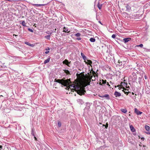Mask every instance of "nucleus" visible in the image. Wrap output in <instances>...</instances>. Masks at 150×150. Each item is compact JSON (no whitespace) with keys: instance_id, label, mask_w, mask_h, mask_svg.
Segmentation results:
<instances>
[{"instance_id":"34","label":"nucleus","mask_w":150,"mask_h":150,"mask_svg":"<svg viewBox=\"0 0 150 150\" xmlns=\"http://www.w3.org/2000/svg\"><path fill=\"white\" fill-rule=\"evenodd\" d=\"M28 30L31 32L33 33V30L32 29H31L30 28H29L28 29Z\"/></svg>"},{"instance_id":"20","label":"nucleus","mask_w":150,"mask_h":150,"mask_svg":"<svg viewBox=\"0 0 150 150\" xmlns=\"http://www.w3.org/2000/svg\"><path fill=\"white\" fill-rule=\"evenodd\" d=\"M145 128L146 129V130L148 131H149V130H150V127L147 125H146L145 126Z\"/></svg>"},{"instance_id":"56","label":"nucleus","mask_w":150,"mask_h":150,"mask_svg":"<svg viewBox=\"0 0 150 150\" xmlns=\"http://www.w3.org/2000/svg\"><path fill=\"white\" fill-rule=\"evenodd\" d=\"M98 22H99V23H100V24H102V23H101V21H98Z\"/></svg>"},{"instance_id":"3","label":"nucleus","mask_w":150,"mask_h":150,"mask_svg":"<svg viewBox=\"0 0 150 150\" xmlns=\"http://www.w3.org/2000/svg\"><path fill=\"white\" fill-rule=\"evenodd\" d=\"M132 76H131V77H132V81L133 82H135L137 80V75L136 73L133 72L132 74Z\"/></svg>"},{"instance_id":"60","label":"nucleus","mask_w":150,"mask_h":150,"mask_svg":"<svg viewBox=\"0 0 150 150\" xmlns=\"http://www.w3.org/2000/svg\"><path fill=\"white\" fill-rule=\"evenodd\" d=\"M95 79H92V81H95Z\"/></svg>"},{"instance_id":"11","label":"nucleus","mask_w":150,"mask_h":150,"mask_svg":"<svg viewBox=\"0 0 150 150\" xmlns=\"http://www.w3.org/2000/svg\"><path fill=\"white\" fill-rule=\"evenodd\" d=\"M93 77V76H91V77H90L86 81L87 83H88V85H90V83L91 81V80L92 79V78Z\"/></svg>"},{"instance_id":"62","label":"nucleus","mask_w":150,"mask_h":150,"mask_svg":"<svg viewBox=\"0 0 150 150\" xmlns=\"http://www.w3.org/2000/svg\"><path fill=\"white\" fill-rule=\"evenodd\" d=\"M129 96H130V97H131V96L130 95H129Z\"/></svg>"},{"instance_id":"45","label":"nucleus","mask_w":150,"mask_h":150,"mask_svg":"<svg viewBox=\"0 0 150 150\" xmlns=\"http://www.w3.org/2000/svg\"><path fill=\"white\" fill-rule=\"evenodd\" d=\"M107 85L108 86H110V85L109 84V83L108 82L107 83Z\"/></svg>"},{"instance_id":"18","label":"nucleus","mask_w":150,"mask_h":150,"mask_svg":"<svg viewBox=\"0 0 150 150\" xmlns=\"http://www.w3.org/2000/svg\"><path fill=\"white\" fill-rule=\"evenodd\" d=\"M120 110L122 112L125 113H126L127 111V109H121Z\"/></svg>"},{"instance_id":"57","label":"nucleus","mask_w":150,"mask_h":150,"mask_svg":"<svg viewBox=\"0 0 150 150\" xmlns=\"http://www.w3.org/2000/svg\"><path fill=\"white\" fill-rule=\"evenodd\" d=\"M144 77H145V78L146 79V76H144Z\"/></svg>"},{"instance_id":"19","label":"nucleus","mask_w":150,"mask_h":150,"mask_svg":"<svg viewBox=\"0 0 150 150\" xmlns=\"http://www.w3.org/2000/svg\"><path fill=\"white\" fill-rule=\"evenodd\" d=\"M34 133H35V129L34 128H32V129L31 134L32 136H35Z\"/></svg>"},{"instance_id":"59","label":"nucleus","mask_w":150,"mask_h":150,"mask_svg":"<svg viewBox=\"0 0 150 150\" xmlns=\"http://www.w3.org/2000/svg\"><path fill=\"white\" fill-rule=\"evenodd\" d=\"M96 19L97 20H98V18L97 17H96Z\"/></svg>"},{"instance_id":"32","label":"nucleus","mask_w":150,"mask_h":150,"mask_svg":"<svg viewBox=\"0 0 150 150\" xmlns=\"http://www.w3.org/2000/svg\"><path fill=\"white\" fill-rule=\"evenodd\" d=\"M81 129V127L80 125H78V128L77 129V130L80 131Z\"/></svg>"},{"instance_id":"37","label":"nucleus","mask_w":150,"mask_h":150,"mask_svg":"<svg viewBox=\"0 0 150 150\" xmlns=\"http://www.w3.org/2000/svg\"><path fill=\"white\" fill-rule=\"evenodd\" d=\"M47 4H38V6H45Z\"/></svg>"},{"instance_id":"43","label":"nucleus","mask_w":150,"mask_h":150,"mask_svg":"<svg viewBox=\"0 0 150 150\" xmlns=\"http://www.w3.org/2000/svg\"><path fill=\"white\" fill-rule=\"evenodd\" d=\"M98 96H99V97H100L102 98H104V97H103V96H100V95H98Z\"/></svg>"},{"instance_id":"46","label":"nucleus","mask_w":150,"mask_h":150,"mask_svg":"<svg viewBox=\"0 0 150 150\" xmlns=\"http://www.w3.org/2000/svg\"><path fill=\"white\" fill-rule=\"evenodd\" d=\"M104 148H105V147L104 146H101L100 147V149H103Z\"/></svg>"},{"instance_id":"29","label":"nucleus","mask_w":150,"mask_h":150,"mask_svg":"<svg viewBox=\"0 0 150 150\" xmlns=\"http://www.w3.org/2000/svg\"><path fill=\"white\" fill-rule=\"evenodd\" d=\"M103 97H104V98L105 97L109 98V96L108 94H105L104 96H103Z\"/></svg>"},{"instance_id":"22","label":"nucleus","mask_w":150,"mask_h":150,"mask_svg":"<svg viewBox=\"0 0 150 150\" xmlns=\"http://www.w3.org/2000/svg\"><path fill=\"white\" fill-rule=\"evenodd\" d=\"M89 40L91 42H94L96 41L95 39L94 38H91Z\"/></svg>"},{"instance_id":"26","label":"nucleus","mask_w":150,"mask_h":150,"mask_svg":"<svg viewBox=\"0 0 150 150\" xmlns=\"http://www.w3.org/2000/svg\"><path fill=\"white\" fill-rule=\"evenodd\" d=\"M64 71V72L65 73L67 74H69V71L67 70H63Z\"/></svg>"},{"instance_id":"23","label":"nucleus","mask_w":150,"mask_h":150,"mask_svg":"<svg viewBox=\"0 0 150 150\" xmlns=\"http://www.w3.org/2000/svg\"><path fill=\"white\" fill-rule=\"evenodd\" d=\"M118 62H119L120 64V62H121V64L120 65H122V64H123V65H124V64L125 63V61H120V60H119Z\"/></svg>"},{"instance_id":"41","label":"nucleus","mask_w":150,"mask_h":150,"mask_svg":"<svg viewBox=\"0 0 150 150\" xmlns=\"http://www.w3.org/2000/svg\"><path fill=\"white\" fill-rule=\"evenodd\" d=\"M33 5L34 6H36L37 7H38V4H33Z\"/></svg>"},{"instance_id":"36","label":"nucleus","mask_w":150,"mask_h":150,"mask_svg":"<svg viewBox=\"0 0 150 150\" xmlns=\"http://www.w3.org/2000/svg\"><path fill=\"white\" fill-rule=\"evenodd\" d=\"M116 35L115 34H113L112 35V38H115L116 36Z\"/></svg>"},{"instance_id":"31","label":"nucleus","mask_w":150,"mask_h":150,"mask_svg":"<svg viewBox=\"0 0 150 150\" xmlns=\"http://www.w3.org/2000/svg\"><path fill=\"white\" fill-rule=\"evenodd\" d=\"M46 33L47 34H48V35H51L52 34V32H50V31H47L46 32Z\"/></svg>"},{"instance_id":"7","label":"nucleus","mask_w":150,"mask_h":150,"mask_svg":"<svg viewBox=\"0 0 150 150\" xmlns=\"http://www.w3.org/2000/svg\"><path fill=\"white\" fill-rule=\"evenodd\" d=\"M114 95L116 97H120L121 96V93L117 91H115V92Z\"/></svg>"},{"instance_id":"64","label":"nucleus","mask_w":150,"mask_h":150,"mask_svg":"<svg viewBox=\"0 0 150 150\" xmlns=\"http://www.w3.org/2000/svg\"><path fill=\"white\" fill-rule=\"evenodd\" d=\"M110 83H111V81H110Z\"/></svg>"},{"instance_id":"21","label":"nucleus","mask_w":150,"mask_h":150,"mask_svg":"<svg viewBox=\"0 0 150 150\" xmlns=\"http://www.w3.org/2000/svg\"><path fill=\"white\" fill-rule=\"evenodd\" d=\"M82 36L80 33H77L76 34V37H81Z\"/></svg>"},{"instance_id":"16","label":"nucleus","mask_w":150,"mask_h":150,"mask_svg":"<svg viewBox=\"0 0 150 150\" xmlns=\"http://www.w3.org/2000/svg\"><path fill=\"white\" fill-rule=\"evenodd\" d=\"M125 91L127 90V91H128V89L127 90L125 88V89L124 90H123V91L124 93L125 94H126L127 95H128L129 93H131L129 91L127 92V91H125Z\"/></svg>"},{"instance_id":"15","label":"nucleus","mask_w":150,"mask_h":150,"mask_svg":"<svg viewBox=\"0 0 150 150\" xmlns=\"http://www.w3.org/2000/svg\"><path fill=\"white\" fill-rule=\"evenodd\" d=\"M97 6L99 9L100 10L101 9L102 6V4H100V2H98V4Z\"/></svg>"},{"instance_id":"6","label":"nucleus","mask_w":150,"mask_h":150,"mask_svg":"<svg viewBox=\"0 0 150 150\" xmlns=\"http://www.w3.org/2000/svg\"><path fill=\"white\" fill-rule=\"evenodd\" d=\"M131 40V38H125L123 39V41L125 43H126L128 42L129 41Z\"/></svg>"},{"instance_id":"54","label":"nucleus","mask_w":150,"mask_h":150,"mask_svg":"<svg viewBox=\"0 0 150 150\" xmlns=\"http://www.w3.org/2000/svg\"><path fill=\"white\" fill-rule=\"evenodd\" d=\"M57 79H55L54 80V82H57Z\"/></svg>"},{"instance_id":"47","label":"nucleus","mask_w":150,"mask_h":150,"mask_svg":"<svg viewBox=\"0 0 150 150\" xmlns=\"http://www.w3.org/2000/svg\"><path fill=\"white\" fill-rule=\"evenodd\" d=\"M46 50H50V49L49 47H47L46 49Z\"/></svg>"},{"instance_id":"9","label":"nucleus","mask_w":150,"mask_h":150,"mask_svg":"<svg viewBox=\"0 0 150 150\" xmlns=\"http://www.w3.org/2000/svg\"><path fill=\"white\" fill-rule=\"evenodd\" d=\"M63 63L64 64H66L68 66H69V64L70 63L68 61L67 59H65L64 61L63 62Z\"/></svg>"},{"instance_id":"50","label":"nucleus","mask_w":150,"mask_h":150,"mask_svg":"<svg viewBox=\"0 0 150 150\" xmlns=\"http://www.w3.org/2000/svg\"><path fill=\"white\" fill-rule=\"evenodd\" d=\"M29 46H31V47H32L33 46V44H30L29 45Z\"/></svg>"},{"instance_id":"17","label":"nucleus","mask_w":150,"mask_h":150,"mask_svg":"<svg viewBox=\"0 0 150 150\" xmlns=\"http://www.w3.org/2000/svg\"><path fill=\"white\" fill-rule=\"evenodd\" d=\"M50 57H49L47 59L45 60L44 62V64H45L49 62L50 61Z\"/></svg>"},{"instance_id":"58","label":"nucleus","mask_w":150,"mask_h":150,"mask_svg":"<svg viewBox=\"0 0 150 150\" xmlns=\"http://www.w3.org/2000/svg\"><path fill=\"white\" fill-rule=\"evenodd\" d=\"M132 93L133 95L134 94V93L133 92H132Z\"/></svg>"},{"instance_id":"30","label":"nucleus","mask_w":150,"mask_h":150,"mask_svg":"<svg viewBox=\"0 0 150 150\" xmlns=\"http://www.w3.org/2000/svg\"><path fill=\"white\" fill-rule=\"evenodd\" d=\"M61 125L62 124L61 122H58V127H61Z\"/></svg>"},{"instance_id":"13","label":"nucleus","mask_w":150,"mask_h":150,"mask_svg":"<svg viewBox=\"0 0 150 150\" xmlns=\"http://www.w3.org/2000/svg\"><path fill=\"white\" fill-rule=\"evenodd\" d=\"M63 29V31L64 32L69 33L70 32V30H69V29H67V28H66L65 27H64Z\"/></svg>"},{"instance_id":"27","label":"nucleus","mask_w":150,"mask_h":150,"mask_svg":"<svg viewBox=\"0 0 150 150\" xmlns=\"http://www.w3.org/2000/svg\"><path fill=\"white\" fill-rule=\"evenodd\" d=\"M82 39V38L81 37H76V40H81Z\"/></svg>"},{"instance_id":"49","label":"nucleus","mask_w":150,"mask_h":150,"mask_svg":"<svg viewBox=\"0 0 150 150\" xmlns=\"http://www.w3.org/2000/svg\"><path fill=\"white\" fill-rule=\"evenodd\" d=\"M49 51H47L45 52V53L46 54H47L48 53H49Z\"/></svg>"},{"instance_id":"42","label":"nucleus","mask_w":150,"mask_h":150,"mask_svg":"<svg viewBox=\"0 0 150 150\" xmlns=\"http://www.w3.org/2000/svg\"><path fill=\"white\" fill-rule=\"evenodd\" d=\"M34 136V138L35 139V141H37V138L35 136V135L34 136Z\"/></svg>"},{"instance_id":"51","label":"nucleus","mask_w":150,"mask_h":150,"mask_svg":"<svg viewBox=\"0 0 150 150\" xmlns=\"http://www.w3.org/2000/svg\"><path fill=\"white\" fill-rule=\"evenodd\" d=\"M141 139L143 141L144 140V137H142V138H141Z\"/></svg>"},{"instance_id":"12","label":"nucleus","mask_w":150,"mask_h":150,"mask_svg":"<svg viewBox=\"0 0 150 150\" xmlns=\"http://www.w3.org/2000/svg\"><path fill=\"white\" fill-rule=\"evenodd\" d=\"M130 130L132 132H135L136 131L135 129H134L133 126L132 125H130Z\"/></svg>"},{"instance_id":"63","label":"nucleus","mask_w":150,"mask_h":150,"mask_svg":"<svg viewBox=\"0 0 150 150\" xmlns=\"http://www.w3.org/2000/svg\"><path fill=\"white\" fill-rule=\"evenodd\" d=\"M15 36H18V35H15Z\"/></svg>"},{"instance_id":"53","label":"nucleus","mask_w":150,"mask_h":150,"mask_svg":"<svg viewBox=\"0 0 150 150\" xmlns=\"http://www.w3.org/2000/svg\"><path fill=\"white\" fill-rule=\"evenodd\" d=\"M96 77H98V76H97V75H94V78H95Z\"/></svg>"},{"instance_id":"14","label":"nucleus","mask_w":150,"mask_h":150,"mask_svg":"<svg viewBox=\"0 0 150 150\" xmlns=\"http://www.w3.org/2000/svg\"><path fill=\"white\" fill-rule=\"evenodd\" d=\"M77 102L79 104H82L84 102L82 100L79 99L77 100Z\"/></svg>"},{"instance_id":"25","label":"nucleus","mask_w":150,"mask_h":150,"mask_svg":"<svg viewBox=\"0 0 150 150\" xmlns=\"http://www.w3.org/2000/svg\"><path fill=\"white\" fill-rule=\"evenodd\" d=\"M126 7L127 10H129L131 9L130 6L128 4H127Z\"/></svg>"},{"instance_id":"1","label":"nucleus","mask_w":150,"mask_h":150,"mask_svg":"<svg viewBox=\"0 0 150 150\" xmlns=\"http://www.w3.org/2000/svg\"><path fill=\"white\" fill-rule=\"evenodd\" d=\"M76 76L77 78L76 79V92L80 96L83 95L86 91L85 90V87L83 84V77L84 74L81 73L79 74L77 73Z\"/></svg>"},{"instance_id":"48","label":"nucleus","mask_w":150,"mask_h":150,"mask_svg":"<svg viewBox=\"0 0 150 150\" xmlns=\"http://www.w3.org/2000/svg\"><path fill=\"white\" fill-rule=\"evenodd\" d=\"M2 145L0 146V150H1V149L2 148Z\"/></svg>"},{"instance_id":"35","label":"nucleus","mask_w":150,"mask_h":150,"mask_svg":"<svg viewBox=\"0 0 150 150\" xmlns=\"http://www.w3.org/2000/svg\"><path fill=\"white\" fill-rule=\"evenodd\" d=\"M143 45L142 44H141L139 45H138L137 46V47H143Z\"/></svg>"},{"instance_id":"38","label":"nucleus","mask_w":150,"mask_h":150,"mask_svg":"<svg viewBox=\"0 0 150 150\" xmlns=\"http://www.w3.org/2000/svg\"><path fill=\"white\" fill-rule=\"evenodd\" d=\"M25 44H26V45H29V44H30V43H29V42H25Z\"/></svg>"},{"instance_id":"5","label":"nucleus","mask_w":150,"mask_h":150,"mask_svg":"<svg viewBox=\"0 0 150 150\" xmlns=\"http://www.w3.org/2000/svg\"><path fill=\"white\" fill-rule=\"evenodd\" d=\"M81 55L82 58H83V59L84 60V62H85V63H86V60L87 59V58L86 57L82 52L81 53Z\"/></svg>"},{"instance_id":"24","label":"nucleus","mask_w":150,"mask_h":150,"mask_svg":"<svg viewBox=\"0 0 150 150\" xmlns=\"http://www.w3.org/2000/svg\"><path fill=\"white\" fill-rule=\"evenodd\" d=\"M45 38L48 40L50 39V35H47L45 36Z\"/></svg>"},{"instance_id":"2","label":"nucleus","mask_w":150,"mask_h":150,"mask_svg":"<svg viewBox=\"0 0 150 150\" xmlns=\"http://www.w3.org/2000/svg\"><path fill=\"white\" fill-rule=\"evenodd\" d=\"M57 82L61 84L62 85L64 86H67L66 88L67 89H69L72 91L74 92L75 91V84L74 83L72 84L70 81V79H67L64 80L63 79H58L57 80Z\"/></svg>"},{"instance_id":"55","label":"nucleus","mask_w":150,"mask_h":150,"mask_svg":"<svg viewBox=\"0 0 150 150\" xmlns=\"http://www.w3.org/2000/svg\"><path fill=\"white\" fill-rule=\"evenodd\" d=\"M93 74H96V73L94 71H93Z\"/></svg>"},{"instance_id":"10","label":"nucleus","mask_w":150,"mask_h":150,"mask_svg":"<svg viewBox=\"0 0 150 150\" xmlns=\"http://www.w3.org/2000/svg\"><path fill=\"white\" fill-rule=\"evenodd\" d=\"M86 64H88L90 65H91L92 63V62L91 60L87 59L86 60Z\"/></svg>"},{"instance_id":"28","label":"nucleus","mask_w":150,"mask_h":150,"mask_svg":"<svg viewBox=\"0 0 150 150\" xmlns=\"http://www.w3.org/2000/svg\"><path fill=\"white\" fill-rule=\"evenodd\" d=\"M21 24L24 26H26V25L25 24V22L24 21H23L22 22Z\"/></svg>"},{"instance_id":"8","label":"nucleus","mask_w":150,"mask_h":150,"mask_svg":"<svg viewBox=\"0 0 150 150\" xmlns=\"http://www.w3.org/2000/svg\"><path fill=\"white\" fill-rule=\"evenodd\" d=\"M102 83H101L100 82H99V85H101L103 86V85H104L106 83H107V81L106 80H103V79L102 80Z\"/></svg>"},{"instance_id":"61","label":"nucleus","mask_w":150,"mask_h":150,"mask_svg":"<svg viewBox=\"0 0 150 150\" xmlns=\"http://www.w3.org/2000/svg\"><path fill=\"white\" fill-rule=\"evenodd\" d=\"M148 134H150V132L147 133Z\"/></svg>"},{"instance_id":"44","label":"nucleus","mask_w":150,"mask_h":150,"mask_svg":"<svg viewBox=\"0 0 150 150\" xmlns=\"http://www.w3.org/2000/svg\"><path fill=\"white\" fill-rule=\"evenodd\" d=\"M98 96H99V97H100L102 98H104V97H103V96H100V95H98Z\"/></svg>"},{"instance_id":"40","label":"nucleus","mask_w":150,"mask_h":150,"mask_svg":"<svg viewBox=\"0 0 150 150\" xmlns=\"http://www.w3.org/2000/svg\"><path fill=\"white\" fill-rule=\"evenodd\" d=\"M104 126H105V128H107V127H108V123H107L106 124V125H104Z\"/></svg>"},{"instance_id":"33","label":"nucleus","mask_w":150,"mask_h":150,"mask_svg":"<svg viewBox=\"0 0 150 150\" xmlns=\"http://www.w3.org/2000/svg\"><path fill=\"white\" fill-rule=\"evenodd\" d=\"M90 105H87L85 108V109L87 110H88L90 108Z\"/></svg>"},{"instance_id":"4","label":"nucleus","mask_w":150,"mask_h":150,"mask_svg":"<svg viewBox=\"0 0 150 150\" xmlns=\"http://www.w3.org/2000/svg\"><path fill=\"white\" fill-rule=\"evenodd\" d=\"M134 112L137 115H139L142 114V112L139 110L137 108L134 109Z\"/></svg>"},{"instance_id":"39","label":"nucleus","mask_w":150,"mask_h":150,"mask_svg":"<svg viewBox=\"0 0 150 150\" xmlns=\"http://www.w3.org/2000/svg\"><path fill=\"white\" fill-rule=\"evenodd\" d=\"M120 85H117V87H119V90H120V89H121L122 88H121V87H120ZM116 87V86H115V87Z\"/></svg>"},{"instance_id":"52","label":"nucleus","mask_w":150,"mask_h":150,"mask_svg":"<svg viewBox=\"0 0 150 150\" xmlns=\"http://www.w3.org/2000/svg\"><path fill=\"white\" fill-rule=\"evenodd\" d=\"M132 98L134 99H135L136 98V97L135 96H133V97H132Z\"/></svg>"}]
</instances>
